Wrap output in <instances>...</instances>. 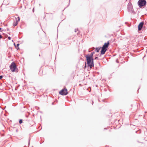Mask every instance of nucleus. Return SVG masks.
Instances as JSON below:
<instances>
[{"label":"nucleus","instance_id":"nucleus-11","mask_svg":"<svg viewBox=\"0 0 147 147\" xmlns=\"http://www.w3.org/2000/svg\"><path fill=\"white\" fill-rule=\"evenodd\" d=\"M101 48V47H100L99 48H96V51L97 52H98L99 50H100Z\"/></svg>","mask_w":147,"mask_h":147},{"label":"nucleus","instance_id":"nucleus-16","mask_svg":"<svg viewBox=\"0 0 147 147\" xmlns=\"http://www.w3.org/2000/svg\"><path fill=\"white\" fill-rule=\"evenodd\" d=\"M8 39H9V40H10L11 39V38L10 37H8Z\"/></svg>","mask_w":147,"mask_h":147},{"label":"nucleus","instance_id":"nucleus-9","mask_svg":"<svg viewBox=\"0 0 147 147\" xmlns=\"http://www.w3.org/2000/svg\"><path fill=\"white\" fill-rule=\"evenodd\" d=\"M132 5L131 3H129L127 5V8L129 10H131L132 8Z\"/></svg>","mask_w":147,"mask_h":147},{"label":"nucleus","instance_id":"nucleus-7","mask_svg":"<svg viewBox=\"0 0 147 147\" xmlns=\"http://www.w3.org/2000/svg\"><path fill=\"white\" fill-rule=\"evenodd\" d=\"M144 25V23L142 22L140 23L138 26V29L140 30L142 29Z\"/></svg>","mask_w":147,"mask_h":147},{"label":"nucleus","instance_id":"nucleus-5","mask_svg":"<svg viewBox=\"0 0 147 147\" xmlns=\"http://www.w3.org/2000/svg\"><path fill=\"white\" fill-rule=\"evenodd\" d=\"M15 18L16 19V22H14L13 24L14 26H16L17 25L18 22L20 21V18L19 17H18L17 18Z\"/></svg>","mask_w":147,"mask_h":147},{"label":"nucleus","instance_id":"nucleus-18","mask_svg":"<svg viewBox=\"0 0 147 147\" xmlns=\"http://www.w3.org/2000/svg\"><path fill=\"white\" fill-rule=\"evenodd\" d=\"M1 28H0V30H1Z\"/></svg>","mask_w":147,"mask_h":147},{"label":"nucleus","instance_id":"nucleus-15","mask_svg":"<svg viewBox=\"0 0 147 147\" xmlns=\"http://www.w3.org/2000/svg\"><path fill=\"white\" fill-rule=\"evenodd\" d=\"M19 44H17V47H18L19 46Z\"/></svg>","mask_w":147,"mask_h":147},{"label":"nucleus","instance_id":"nucleus-8","mask_svg":"<svg viewBox=\"0 0 147 147\" xmlns=\"http://www.w3.org/2000/svg\"><path fill=\"white\" fill-rule=\"evenodd\" d=\"M94 65H84V68L86 69V67H89L90 69H91L92 67H94Z\"/></svg>","mask_w":147,"mask_h":147},{"label":"nucleus","instance_id":"nucleus-6","mask_svg":"<svg viewBox=\"0 0 147 147\" xmlns=\"http://www.w3.org/2000/svg\"><path fill=\"white\" fill-rule=\"evenodd\" d=\"M109 41H108L107 43H105L103 46L102 48H104L105 49L107 50L108 47L109 45Z\"/></svg>","mask_w":147,"mask_h":147},{"label":"nucleus","instance_id":"nucleus-2","mask_svg":"<svg viewBox=\"0 0 147 147\" xmlns=\"http://www.w3.org/2000/svg\"><path fill=\"white\" fill-rule=\"evenodd\" d=\"M9 67L12 72H18V69L16 65H10Z\"/></svg>","mask_w":147,"mask_h":147},{"label":"nucleus","instance_id":"nucleus-10","mask_svg":"<svg viewBox=\"0 0 147 147\" xmlns=\"http://www.w3.org/2000/svg\"><path fill=\"white\" fill-rule=\"evenodd\" d=\"M107 50L105 49L104 48H102V49L101 51V54H104L105 53Z\"/></svg>","mask_w":147,"mask_h":147},{"label":"nucleus","instance_id":"nucleus-13","mask_svg":"<svg viewBox=\"0 0 147 147\" xmlns=\"http://www.w3.org/2000/svg\"><path fill=\"white\" fill-rule=\"evenodd\" d=\"M3 76H0V79H1L3 78Z\"/></svg>","mask_w":147,"mask_h":147},{"label":"nucleus","instance_id":"nucleus-4","mask_svg":"<svg viewBox=\"0 0 147 147\" xmlns=\"http://www.w3.org/2000/svg\"><path fill=\"white\" fill-rule=\"evenodd\" d=\"M59 93L62 95H66L68 94L67 90L66 88L63 89L59 91Z\"/></svg>","mask_w":147,"mask_h":147},{"label":"nucleus","instance_id":"nucleus-17","mask_svg":"<svg viewBox=\"0 0 147 147\" xmlns=\"http://www.w3.org/2000/svg\"><path fill=\"white\" fill-rule=\"evenodd\" d=\"M16 131H17H17H18V130H17V129H16Z\"/></svg>","mask_w":147,"mask_h":147},{"label":"nucleus","instance_id":"nucleus-12","mask_svg":"<svg viewBox=\"0 0 147 147\" xmlns=\"http://www.w3.org/2000/svg\"><path fill=\"white\" fill-rule=\"evenodd\" d=\"M22 122V119H20L19 121V123L20 124H21Z\"/></svg>","mask_w":147,"mask_h":147},{"label":"nucleus","instance_id":"nucleus-3","mask_svg":"<svg viewBox=\"0 0 147 147\" xmlns=\"http://www.w3.org/2000/svg\"><path fill=\"white\" fill-rule=\"evenodd\" d=\"M146 4L145 0H139L138 1V4L140 7H142L145 6Z\"/></svg>","mask_w":147,"mask_h":147},{"label":"nucleus","instance_id":"nucleus-14","mask_svg":"<svg viewBox=\"0 0 147 147\" xmlns=\"http://www.w3.org/2000/svg\"><path fill=\"white\" fill-rule=\"evenodd\" d=\"M11 64H12V65H13V64H15V63L14 62H12Z\"/></svg>","mask_w":147,"mask_h":147},{"label":"nucleus","instance_id":"nucleus-1","mask_svg":"<svg viewBox=\"0 0 147 147\" xmlns=\"http://www.w3.org/2000/svg\"><path fill=\"white\" fill-rule=\"evenodd\" d=\"M94 53L92 52L90 55L86 56V60L88 64H93L94 62L95 63H97L96 61H98V57H96L95 58L94 60L93 58V56Z\"/></svg>","mask_w":147,"mask_h":147}]
</instances>
